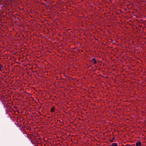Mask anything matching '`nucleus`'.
<instances>
[{
	"instance_id": "20e7f679",
	"label": "nucleus",
	"mask_w": 146,
	"mask_h": 146,
	"mask_svg": "<svg viewBox=\"0 0 146 146\" xmlns=\"http://www.w3.org/2000/svg\"><path fill=\"white\" fill-rule=\"evenodd\" d=\"M92 60L93 61H94V64H96V63L97 62L96 60L95 59V58H93Z\"/></svg>"
},
{
	"instance_id": "39448f33",
	"label": "nucleus",
	"mask_w": 146,
	"mask_h": 146,
	"mask_svg": "<svg viewBox=\"0 0 146 146\" xmlns=\"http://www.w3.org/2000/svg\"><path fill=\"white\" fill-rule=\"evenodd\" d=\"M3 67V66L2 65L0 64V70H2Z\"/></svg>"
},
{
	"instance_id": "f03ea898",
	"label": "nucleus",
	"mask_w": 146,
	"mask_h": 146,
	"mask_svg": "<svg viewBox=\"0 0 146 146\" xmlns=\"http://www.w3.org/2000/svg\"><path fill=\"white\" fill-rule=\"evenodd\" d=\"M111 146H117V143H113L111 145Z\"/></svg>"
},
{
	"instance_id": "423d86ee",
	"label": "nucleus",
	"mask_w": 146,
	"mask_h": 146,
	"mask_svg": "<svg viewBox=\"0 0 146 146\" xmlns=\"http://www.w3.org/2000/svg\"><path fill=\"white\" fill-rule=\"evenodd\" d=\"M115 139V138L114 137H113L112 140H110V141L111 142H113V140Z\"/></svg>"
},
{
	"instance_id": "7ed1b4c3",
	"label": "nucleus",
	"mask_w": 146,
	"mask_h": 146,
	"mask_svg": "<svg viewBox=\"0 0 146 146\" xmlns=\"http://www.w3.org/2000/svg\"><path fill=\"white\" fill-rule=\"evenodd\" d=\"M55 110V109L53 107H52L51 109V111L52 112H54Z\"/></svg>"
},
{
	"instance_id": "f257e3e1",
	"label": "nucleus",
	"mask_w": 146,
	"mask_h": 146,
	"mask_svg": "<svg viewBox=\"0 0 146 146\" xmlns=\"http://www.w3.org/2000/svg\"><path fill=\"white\" fill-rule=\"evenodd\" d=\"M141 143L140 141L137 142L136 143V146H141Z\"/></svg>"
}]
</instances>
